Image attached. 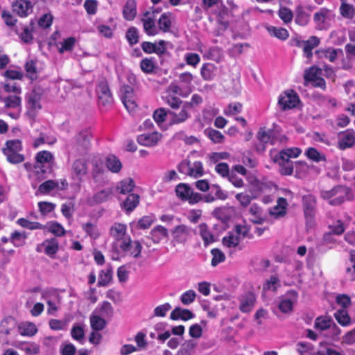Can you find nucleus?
I'll return each mask as SVG.
<instances>
[{
	"label": "nucleus",
	"instance_id": "f257e3e1",
	"mask_svg": "<svg viewBox=\"0 0 355 355\" xmlns=\"http://www.w3.org/2000/svg\"><path fill=\"white\" fill-rule=\"evenodd\" d=\"M53 162L54 156L49 151L42 150L36 154L35 163L30 175L31 178L36 182L32 183L33 187L35 188L37 182L46 178V173L51 172Z\"/></svg>",
	"mask_w": 355,
	"mask_h": 355
},
{
	"label": "nucleus",
	"instance_id": "f03ea898",
	"mask_svg": "<svg viewBox=\"0 0 355 355\" xmlns=\"http://www.w3.org/2000/svg\"><path fill=\"white\" fill-rule=\"evenodd\" d=\"M252 237L250 232V226L245 222L235 225L232 231L223 238V244L227 248H236L241 250L239 246L240 243L244 239H251Z\"/></svg>",
	"mask_w": 355,
	"mask_h": 355
},
{
	"label": "nucleus",
	"instance_id": "7ed1b4c3",
	"mask_svg": "<svg viewBox=\"0 0 355 355\" xmlns=\"http://www.w3.org/2000/svg\"><path fill=\"white\" fill-rule=\"evenodd\" d=\"M141 249L142 246L138 241H132L131 239H126L125 241L114 247L111 253V259L118 261L128 254L137 258L139 256Z\"/></svg>",
	"mask_w": 355,
	"mask_h": 355
},
{
	"label": "nucleus",
	"instance_id": "20e7f679",
	"mask_svg": "<svg viewBox=\"0 0 355 355\" xmlns=\"http://www.w3.org/2000/svg\"><path fill=\"white\" fill-rule=\"evenodd\" d=\"M23 146L21 141L19 139L8 140L5 143V146L2 151L8 162L14 164L21 163L24 161L25 157L20 152L22 150Z\"/></svg>",
	"mask_w": 355,
	"mask_h": 355
},
{
	"label": "nucleus",
	"instance_id": "39448f33",
	"mask_svg": "<svg viewBox=\"0 0 355 355\" xmlns=\"http://www.w3.org/2000/svg\"><path fill=\"white\" fill-rule=\"evenodd\" d=\"M171 243L173 245H186L189 242L194 234L193 229L187 225H176L171 230Z\"/></svg>",
	"mask_w": 355,
	"mask_h": 355
},
{
	"label": "nucleus",
	"instance_id": "423d86ee",
	"mask_svg": "<svg viewBox=\"0 0 355 355\" xmlns=\"http://www.w3.org/2000/svg\"><path fill=\"white\" fill-rule=\"evenodd\" d=\"M349 189L344 186H337L327 191H321V197L327 200L331 205H339L346 199Z\"/></svg>",
	"mask_w": 355,
	"mask_h": 355
},
{
	"label": "nucleus",
	"instance_id": "0eeeda50",
	"mask_svg": "<svg viewBox=\"0 0 355 355\" xmlns=\"http://www.w3.org/2000/svg\"><path fill=\"white\" fill-rule=\"evenodd\" d=\"M334 18L335 15L332 10L321 8L313 15L315 28L320 31L328 29L334 21Z\"/></svg>",
	"mask_w": 355,
	"mask_h": 355
},
{
	"label": "nucleus",
	"instance_id": "6e6552de",
	"mask_svg": "<svg viewBox=\"0 0 355 355\" xmlns=\"http://www.w3.org/2000/svg\"><path fill=\"white\" fill-rule=\"evenodd\" d=\"M178 171L182 174L198 178L204 174V168L201 162L191 163L188 159L182 160L178 166Z\"/></svg>",
	"mask_w": 355,
	"mask_h": 355
},
{
	"label": "nucleus",
	"instance_id": "1a4fd4ad",
	"mask_svg": "<svg viewBox=\"0 0 355 355\" xmlns=\"http://www.w3.org/2000/svg\"><path fill=\"white\" fill-rule=\"evenodd\" d=\"M177 196L182 200L188 201L190 204H196L202 200V196L194 192L188 184L180 183L175 188Z\"/></svg>",
	"mask_w": 355,
	"mask_h": 355
},
{
	"label": "nucleus",
	"instance_id": "9d476101",
	"mask_svg": "<svg viewBox=\"0 0 355 355\" xmlns=\"http://www.w3.org/2000/svg\"><path fill=\"white\" fill-rule=\"evenodd\" d=\"M68 182L65 179H62L60 180H46L39 186L37 190L35 192V195H46L53 190H66L68 187Z\"/></svg>",
	"mask_w": 355,
	"mask_h": 355
},
{
	"label": "nucleus",
	"instance_id": "9b49d317",
	"mask_svg": "<svg viewBox=\"0 0 355 355\" xmlns=\"http://www.w3.org/2000/svg\"><path fill=\"white\" fill-rule=\"evenodd\" d=\"M299 102V96L293 90L285 91L278 98V105L284 111L295 107Z\"/></svg>",
	"mask_w": 355,
	"mask_h": 355
},
{
	"label": "nucleus",
	"instance_id": "f8f14e48",
	"mask_svg": "<svg viewBox=\"0 0 355 355\" xmlns=\"http://www.w3.org/2000/svg\"><path fill=\"white\" fill-rule=\"evenodd\" d=\"M96 93L99 106L108 109L112 105L114 99L108 85L105 81H101L98 83L96 88Z\"/></svg>",
	"mask_w": 355,
	"mask_h": 355
},
{
	"label": "nucleus",
	"instance_id": "ddd939ff",
	"mask_svg": "<svg viewBox=\"0 0 355 355\" xmlns=\"http://www.w3.org/2000/svg\"><path fill=\"white\" fill-rule=\"evenodd\" d=\"M91 175L93 181L98 186H103L108 182L107 171L101 161L93 162Z\"/></svg>",
	"mask_w": 355,
	"mask_h": 355
},
{
	"label": "nucleus",
	"instance_id": "4468645a",
	"mask_svg": "<svg viewBox=\"0 0 355 355\" xmlns=\"http://www.w3.org/2000/svg\"><path fill=\"white\" fill-rule=\"evenodd\" d=\"M43 96V90L40 87H35L26 95V101L28 109L33 112L42 109L41 100Z\"/></svg>",
	"mask_w": 355,
	"mask_h": 355
},
{
	"label": "nucleus",
	"instance_id": "2eb2a0df",
	"mask_svg": "<svg viewBox=\"0 0 355 355\" xmlns=\"http://www.w3.org/2000/svg\"><path fill=\"white\" fill-rule=\"evenodd\" d=\"M120 92L121 99L127 110L129 112L134 111L137 105L132 87L129 85H123Z\"/></svg>",
	"mask_w": 355,
	"mask_h": 355
},
{
	"label": "nucleus",
	"instance_id": "dca6fc26",
	"mask_svg": "<svg viewBox=\"0 0 355 355\" xmlns=\"http://www.w3.org/2000/svg\"><path fill=\"white\" fill-rule=\"evenodd\" d=\"M180 107L181 110L178 112L175 110L169 111L168 123L170 126L184 123L191 117L190 110L188 107L184 103Z\"/></svg>",
	"mask_w": 355,
	"mask_h": 355
},
{
	"label": "nucleus",
	"instance_id": "f3484780",
	"mask_svg": "<svg viewBox=\"0 0 355 355\" xmlns=\"http://www.w3.org/2000/svg\"><path fill=\"white\" fill-rule=\"evenodd\" d=\"M34 3V0H15L13 12L21 17H27L32 13Z\"/></svg>",
	"mask_w": 355,
	"mask_h": 355
},
{
	"label": "nucleus",
	"instance_id": "a211bd4d",
	"mask_svg": "<svg viewBox=\"0 0 355 355\" xmlns=\"http://www.w3.org/2000/svg\"><path fill=\"white\" fill-rule=\"evenodd\" d=\"M59 249V243L55 238L45 239L38 245L36 250L38 252H44L51 258H53Z\"/></svg>",
	"mask_w": 355,
	"mask_h": 355
},
{
	"label": "nucleus",
	"instance_id": "6ab92c4d",
	"mask_svg": "<svg viewBox=\"0 0 355 355\" xmlns=\"http://www.w3.org/2000/svg\"><path fill=\"white\" fill-rule=\"evenodd\" d=\"M110 235L114 237L116 242L113 243L112 249L116 245L125 241L126 239H130L127 234V226L119 223H114L110 230Z\"/></svg>",
	"mask_w": 355,
	"mask_h": 355
},
{
	"label": "nucleus",
	"instance_id": "aec40b11",
	"mask_svg": "<svg viewBox=\"0 0 355 355\" xmlns=\"http://www.w3.org/2000/svg\"><path fill=\"white\" fill-rule=\"evenodd\" d=\"M87 174V166L85 160L83 159H76L71 168V178L78 182H82L83 178Z\"/></svg>",
	"mask_w": 355,
	"mask_h": 355
},
{
	"label": "nucleus",
	"instance_id": "412c9836",
	"mask_svg": "<svg viewBox=\"0 0 355 355\" xmlns=\"http://www.w3.org/2000/svg\"><path fill=\"white\" fill-rule=\"evenodd\" d=\"M297 296L298 295L296 291H288L279 301L278 306L279 310L284 313L292 311L293 305L297 300Z\"/></svg>",
	"mask_w": 355,
	"mask_h": 355
},
{
	"label": "nucleus",
	"instance_id": "4be33fe9",
	"mask_svg": "<svg viewBox=\"0 0 355 355\" xmlns=\"http://www.w3.org/2000/svg\"><path fill=\"white\" fill-rule=\"evenodd\" d=\"M320 44V40L316 36H311L307 40L297 41V46L302 48L304 56L310 60L313 56V49Z\"/></svg>",
	"mask_w": 355,
	"mask_h": 355
},
{
	"label": "nucleus",
	"instance_id": "5701e85b",
	"mask_svg": "<svg viewBox=\"0 0 355 355\" xmlns=\"http://www.w3.org/2000/svg\"><path fill=\"white\" fill-rule=\"evenodd\" d=\"M355 143V132L348 129L338 135V147L341 150L351 148Z\"/></svg>",
	"mask_w": 355,
	"mask_h": 355
},
{
	"label": "nucleus",
	"instance_id": "b1692460",
	"mask_svg": "<svg viewBox=\"0 0 355 355\" xmlns=\"http://www.w3.org/2000/svg\"><path fill=\"white\" fill-rule=\"evenodd\" d=\"M162 134L155 131L150 133H144L138 136L137 141L139 144L151 147L155 146L161 140Z\"/></svg>",
	"mask_w": 355,
	"mask_h": 355
},
{
	"label": "nucleus",
	"instance_id": "393cba45",
	"mask_svg": "<svg viewBox=\"0 0 355 355\" xmlns=\"http://www.w3.org/2000/svg\"><path fill=\"white\" fill-rule=\"evenodd\" d=\"M144 29L148 35H156L159 33V29L155 24V16L149 12H146L141 18Z\"/></svg>",
	"mask_w": 355,
	"mask_h": 355
},
{
	"label": "nucleus",
	"instance_id": "a878e982",
	"mask_svg": "<svg viewBox=\"0 0 355 355\" xmlns=\"http://www.w3.org/2000/svg\"><path fill=\"white\" fill-rule=\"evenodd\" d=\"M169 110L159 108L154 111L153 119L159 128L162 130H166L169 128L168 113Z\"/></svg>",
	"mask_w": 355,
	"mask_h": 355
},
{
	"label": "nucleus",
	"instance_id": "bb28decb",
	"mask_svg": "<svg viewBox=\"0 0 355 355\" xmlns=\"http://www.w3.org/2000/svg\"><path fill=\"white\" fill-rule=\"evenodd\" d=\"M302 204L305 217L311 219L315 214L316 200L311 194L305 195L302 198Z\"/></svg>",
	"mask_w": 355,
	"mask_h": 355
},
{
	"label": "nucleus",
	"instance_id": "cd10ccee",
	"mask_svg": "<svg viewBox=\"0 0 355 355\" xmlns=\"http://www.w3.org/2000/svg\"><path fill=\"white\" fill-rule=\"evenodd\" d=\"M112 192L110 189H102L92 196L88 197L86 200L87 205L89 206H94L103 203L108 200Z\"/></svg>",
	"mask_w": 355,
	"mask_h": 355
},
{
	"label": "nucleus",
	"instance_id": "c85d7f7f",
	"mask_svg": "<svg viewBox=\"0 0 355 355\" xmlns=\"http://www.w3.org/2000/svg\"><path fill=\"white\" fill-rule=\"evenodd\" d=\"M256 301L255 295L252 293H248L239 298V309L243 313L250 312L253 308Z\"/></svg>",
	"mask_w": 355,
	"mask_h": 355
},
{
	"label": "nucleus",
	"instance_id": "c756f323",
	"mask_svg": "<svg viewBox=\"0 0 355 355\" xmlns=\"http://www.w3.org/2000/svg\"><path fill=\"white\" fill-rule=\"evenodd\" d=\"M274 162L279 166V172L282 175H291L293 171V162L288 159H283L279 155L277 154L274 157Z\"/></svg>",
	"mask_w": 355,
	"mask_h": 355
},
{
	"label": "nucleus",
	"instance_id": "7c9ffc66",
	"mask_svg": "<svg viewBox=\"0 0 355 355\" xmlns=\"http://www.w3.org/2000/svg\"><path fill=\"white\" fill-rule=\"evenodd\" d=\"M93 313L105 319H109L112 317L113 308L109 302L104 301L96 306Z\"/></svg>",
	"mask_w": 355,
	"mask_h": 355
},
{
	"label": "nucleus",
	"instance_id": "2f4dec72",
	"mask_svg": "<svg viewBox=\"0 0 355 355\" xmlns=\"http://www.w3.org/2000/svg\"><path fill=\"white\" fill-rule=\"evenodd\" d=\"M338 53H341L342 51L334 48L320 49L315 52L319 58H325L331 62L337 60Z\"/></svg>",
	"mask_w": 355,
	"mask_h": 355
},
{
	"label": "nucleus",
	"instance_id": "473e14b6",
	"mask_svg": "<svg viewBox=\"0 0 355 355\" xmlns=\"http://www.w3.org/2000/svg\"><path fill=\"white\" fill-rule=\"evenodd\" d=\"M193 318L194 314L191 311L180 307L175 308L170 315V318L173 320H189Z\"/></svg>",
	"mask_w": 355,
	"mask_h": 355
},
{
	"label": "nucleus",
	"instance_id": "72a5a7b5",
	"mask_svg": "<svg viewBox=\"0 0 355 355\" xmlns=\"http://www.w3.org/2000/svg\"><path fill=\"white\" fill-rule=\"evenodd\" d=\"M113 270L111 266H107L101 270L98 275V286H107L112 279Z\"/></svg>",
	"mask_w": 355,
	"mask_h": 355
},
{
	"label": "nucleus",
	"instance_id": "f704fd0d",
	"mask_svg": "<svg viewBox=\"0 0 355 355\" xmlns=\"http://www.w3.org/2000/svg\"><path fill=\"white\" fill-rule=\"evenodd\" d=\"M137 15V4L135 0H128L123 7V16L125 20L132 21Z\"/></svg>",
	"mask_w": 355,
	"mask_h": 355
},
{
	"label": "nucleus",
	"instance_id": "c9c22d12",
	"mask_svg": "<svg viewBox=\"0 0 355 355\" xmlns=\"http://www.w3.org/2000/svg\"><path fill=\"white\" fill-rule=\"evenodd\" d=\"M156 218L154 215L144 216L137 222L130 223V227L135 229H148L155 221Z\"/></svg>",
	"mask_w": 355,
	"mask_h": 355
},
{
	"label": "nucleus",
	"instance_id": "e433bc0d",
	"mask_svg": "<svg viewBox=\"0 0 355 355\" xmlns=\"http://www.w3.org/2000/svg\"><path fill=\"white\" fill-rule=\"evenodd\" d=\"M105 165L107 168L114 173H118L122 168V164L115 155H110L106 157Z\"/></svg>",
	"mask_w": 355,
	"mask_h": 355
},
{
	"label": "nucleus",
	"instance_id": "4c0bfd02",
	"mask_svg": "<svg viewBox=\"0 0 355 355\" xmlns=\"http://www.w3.org/2000/svg\"><path fill=\"white\" fill-rule=\"evenodd\" d=\"M168 230L162 226L157 225L150 232V236L154 243H159L161 240L168 237Z\"/></svg>",
	"mask_w": 355,
	"mask_h": 355
},
{
	"label": "nucleus",
	"instance_id": "58836bf2",
	"mask_svg": "<svg viewBox=\"0 0 355 355\" xmlns=\"http://www.w3.org/2000/svg\"><path fill=\"white\" fill-rule=\"evenodd\" d=\"M81 227L86 234L94 240L100 236V231L96 223L92 222L84 223L81 224Z\"/></svg>",
	"mask_w": 355,
	"mask_h": 355
},
{
	"label": "nucleus",
	"instance_id": "ea45409f",
	"mask_svg": "<svg viewBox=\"0 0 355 355\" xmlns=\"http://www.w3.org/2000/svg\"><path fill=\"white\" fill-rule=\"evenodd\" d=\"M172 21L170 12H164L161 15L158 20V29L164 33H168L171 30Z\"/></svg>",
	"mask_w": 355,
	"mask_h": 355
},
{
	"label": "nucleus",
	"instance_id": "a19ab883",
	"mask_svg": "<svg viewBox=\"0 0 355 355\" xmlns=\"http://www.w3.org/2000/svg\"><path fill=\"white\" fill-rule=\"evenodd\" d=\"M135 187L134 180L130 178H125L118 183L117 191L122 194H127L133 191Z\"/></svg>",
	"mask_w": 355,
	"mask_h": 355
},
{
	"label": "nucleus",
	"instance_id": "79ce46f5",
	"mask_svg": "<svg viewBox=\"0 0 355 355\" xmlns=\"http://www.w3.org/2000/svg\"><path fill=\"white\" fill-rule=\"evenodd\" d=\"M266 30L269 34L281 40H286L289 37L288 31L282 27H276L274 26H268Z\"/></svg>",
	"mask_w": 355,
	"mask_h": 355
},
{
	"label": "nucleus",
	"instance_id": "37998d69",
	"mask_svg": "<svg viewBox=\"0 0 355 355\" xmlns=\"http://www.w3.org/2000/svg\"><path fill=\"white\" fill-rule=\"evenodd\" d=\"M76 39L70 37L57 42L56 46L59 53H64V52L71 51L75 46Z\"/></svg>",
	"mask_w": 355,
	"mask_h": 355
},
{
	"label": "nucleus",
	"instance_id": "c03bdc74",
	"mask_svg": "<svg viewBox=\"0 0 355 355\" xmlns=\"http://www.w3.org/2000/svg\"><path fill=\"white\" fill-rule=\"evenodd\" d=\"M19 331L22 336H33L37 332V328L33 322H24L19 325Z\"/></svg>",
	"mask_w": 355,
	"mask_h": 355
},
{
	"label": "nucleus",
	"instance_id": "a18cd8bd",
	"mask_svg": "<svg viewBox=\"0 0 355 355\" xmlns=\"http://www.w3.org/2000/svg\"><path fill=\"white\" fill-rule=\"evenodd\" d=\"M91 138V131L88 129H85L80 131L77 135L76 141L78 145L81 146L83 148L87 149L89 146Z\"/></svg>",
	"mask_w": 355,
	"mask_h": 355
},
{
	"label": "nucleus",
	"instance_id": "49530a36",
	"mask_svg": "<svg viewBox=\"0 0 355 355\" xmlns=\"http://www.w3.org/2000/svg\"><path fill=\"white\" fill-rule=\"evenodd\" d=\"M139 196L135 193H130L123 202V208L130 212L134 210L138 205Z\"/></svg>",
	"mask_w": 355,
	"mask_h": 355
},
{
	"label": "nucleus",
	"instance_id": "de8ad7c7",
	"mask_svg": "<svg viewBox=\"0 0 355 355\" xmlns=\"http://www.w3.org/2000/svg\"><path fill=\"white\" fill-rule=\"evenodd\" d=\"M45 230H47L56 236H62L66 232L63 226L55 221L48 223L45 225Z\"/></svg>",
	"mask_w": 355,
	"mask_h": 355
},
{
	"label": "nucleus",
	"instance_id": "09e8293b",
	"mask_svg": "<svg viewBox=\"0 0 355 355\" xmlns=\"http://www.w3.org/2000/svg\"><path fill=\"white\" fill-rule=\"evenodd\" d=\"M198 230L205 245H208L214 241L213 234L205 223L200 224L198 226Z\"/></svg>",
	"mask_w": 355,
	"mask_h": 355
},
{
	"label": "nucleus",
	"instance_id": "8fccbe9b",
	"mask_svg": "<svg viewBox=\"0 0 355 355\" xmlns=\"http://www.w3.org/2000/svg\"><path fill=\"white\" fill-rule=\"evenodd\" d=\"M90 324L93 330L101 331L106 326L105 319L98 315L92 313L90 316Z\"/></svg>",
	"mask_w": 355,
	"mask_h": 355
},
{
	"label": "nucleus",
	"instance_id": "3c124183",
	"mask_svg": "<svg viewBox=\"0 0 355 355\" xmlns=\"http://www.w3.org/2000/svg\"><path fill=\"white\" fill-rule=\"evenodd\" d=\"M334 317L337 322L343 327L349 326L351 324V318L344 309L337 310L334 313Z\"/></svg>",
	"mask_w": 355,
	"mask_h": 355
},
{
	"label": "nucleus",
	"instance_id": "603ef678",
	"mask_svg": "<svg viewBox=\"0 0 355 355\" xmlns=\"http://www.w3.org/2000/svg\"><path fill=\"white\" fill-rule=\"evenodd\" d=\"M333 322L334 321L330 318L327 316H321L316 318L314 327L315 329L324 331L326 329H329L330 327H331Z\"/></svg>",
	"mask_w": 355,
	"mask_h": 355
},
{
	"label": "nucleus",
	"instance_id": "864d4df0",
	"mask_svg": "<svg viewBox=\"0 0 355 355\" xmlns=\"http://www.w3.org/2000/svg\"><path fill=\"white\" fill-rule=\"evenodd\" d=\"M27 235L24 232L14 231L10 236V242L15 247H20L24 245Z\"/></svg>",
	"mask_w": 355,
	"mask_h": 355
},
{
	"label": "nucleus",
	"instance_id": "5fc2aeb1",
	"mask_svg": "<svg viewBox=\"0 0 355 355\" xmlns=\"http://www.w3.org/2000/svg\"><path fill=\"white\" fill-rule=\"evenodd\" d=\"M215 66L211 63L204 64L200 70L202 78L205 80H211L214 76Z\"/></svg>",
	"mask_w": 355,
	"mask_h": 355
},
{
	"label": "nucleus",
	"instance_id": "6e6d98bb",
	"mask_svg": "<svg viewBox=\"0 0 355 355\" xmlns=\"http://www.w3.org/2000/svg\"><path fill=\"white\" fill-rule=\"evenodd\" d=\"M205 133L215 144H220L224 141V135L220 131L215 129H206Z\"/></svg>",
	"mask_w": 355,
	"mask_h": 355
},
{
	"label": "nucleus",
	"instance_id": "4d7b16f0",
	"mask_svg": "<svg viewBox=\"0 0 355 355\" xmlns=\"http://www.w3.org/2000/svg\"><path fill=\"white\" fill-rule=\"evenodd\" d=\"M320 75L321 69L315 66H313L305 70L304 78L306 82H312Z\"/></svg>",
	"mask_w": 355,
	"mask_h": 355
},
{
	"label": "nucleus",
	"instance_id": "13d9d810",
	"mask_svg": "<svg viewBox=\"0 0 355 355\" xmlns=\"http://www.w3.org/2000/svg\"><path fill=\"white\" fill-rule=\"evenodd\" d=\"M278 16L286 25L290 24L293 18V12L286 7H281L279 9Z\"/></svg>",
	"mask_w": 355,
	"mask_h": 355
},
{
	"label": "nucleus",
	"instance_id": "bf43d9fd",
	"mask_svg": "<svg viewBox=\"0 0 355 355\" xmlns=\"http://www.w3.org/2000/svg\"><path fill=\"white\" fill-rule=\"evenodd\" d=\"M125 38L130 46H133L139 42V31L134 26L129 28L125 33Z\"/></svg>",
	"mask_w": 355,
	"mask_h": 355
},
{
	"label": "nucleus",
	"instance_id": "052dcab7",
	"mask_svg": "<svg viewBox=\"0 0 355 355\" xmlns=\"http://www.w3.org/2000/svg\"><path fill=\"white\" fill-rule=\"evenodd\" d=\"M184 60L187 65L196 68L200 62V57L196 53L188 52L184 55Z\"/></svg>",
	"mask_w": 355,
	"mask_h": 355
},
{
	"label": "nucleus",
	"instance_id": "680f3d73",
	"mask_svg": "<svg viewBox=\"0 0 355 355\" xmlns=\"http://www.w3.org/2000/svg\"><path fill=\"white\" fill-rule=\"evenodd\" d=\"M280 286L279 278L276 275H272L263 284V290L275 291Z\"/></svg>",
	"mask_w": 355,
	"mask_h": 355
},
{
	"label": "nucleus",
	"instance_id": "e2e57ef3",
	"mask_svg": "<svg viewBox=\"0 0 355 355\" xmlns=\"http://www.w3.org/2000/svg\"><path fill=\"white\" fill-rule=\"evenodd\" d=\"M305 155L311 160L319 162L324 160V155L321 154L317 149L313 147L308 148L305 151Z\"/></svg>",
	"mask_w": 355,
	"mask_h": 355
},
{
	"label": "nucleus",
	"instance_id": "0e129e2a",
	"mask_svg": "<svg viewBox=\"0 0 355 355\" xmlns=\"http://www.w3.org/2000/svg\"><path fill=\"white\" fill-rule=\"evenodd\" d=\"M310 20V15L302 9H299L297 11L295 21L297 24L301 26H305L308 24Z\"/></svg>",
	"mask_w": 355,
	"mask_h": 355
},
{
	"label": "nucleus",
	"instance_id": "69168bd1",
	"mask_svg": "<svg viewBox=\"0 0 355 355\" xmlns=\"http://www.w3.org/2000/svg\"><path fill=\"white\" fill-rule=\"evenodd\" d=\"M140 68L145 73H151L155 69V63L153 58H144L140 62Z\"/></svg>",
	"mask_w": 355,
	"mask_h": 355
},
{
	"label": "nucleus",
	"instance_id": "338daca9",
	"mask_svg": "<svg viewBox=\"0 0 355 355\" xmlns=\"http://www.w3.org/2000/svg\"><path fill=\"white\" fill-rule=\"evenodd\" d=\"M302 153V150L299 148H290L282 150L280 151L278 155L280 157H283V159H288L290 158H295L297 157Z\"/></svg>",
	"mask_w": 355,
	"mask_h": 355
},
{
	"label": "nucleus",
	"instance_id": "774afa93",
	"mask_svg": "<svg viewBox=\"0 0 355 355\" xmlns=\"http://www.w3.org/2000/svg\"><path fill=\"white\" fill-rule=\"evenodd\" d=\"M166 103L169 105L173 110H177L182 105L183 101L175 95L168 94L165 97Z\"/></svg>",
	"mask_w": 355,
	"mask_h": 355
}]
</instances>
